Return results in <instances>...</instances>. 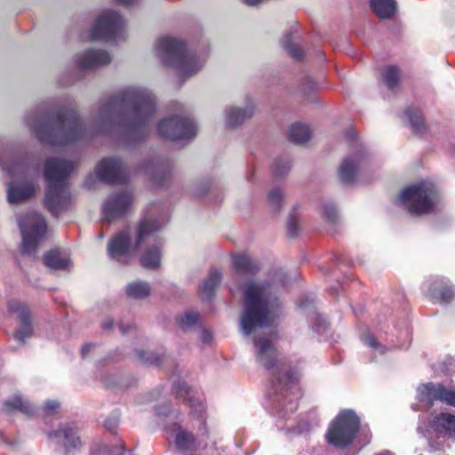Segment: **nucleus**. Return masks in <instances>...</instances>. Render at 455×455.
<instances>
[{"label":"nucleus","mask_w":455,"mask_h":455,"mask_svg":"<svg viewBox=\"0 0 455 455\" xmlns=\"http://www.w3.org/2000/svg\"><path fill=\"white\" fill-rule=\"evenodd\" d=\"M120 4L130 7L139 4L142 0H116Z\"/></svg>","instance_id":"50"},{"label":"nucleus","mask_w":455,"mask_h":455,"mask_svg":"<svg viewBox=\"0 0 455 455\" xmlns=\"http://www.w3.org/2000/svg\"><path fill=\"white\" fill-rule=\"evenodd\" d=\"M136 354L138 358L143 363L148 365H157L161 363V357L153 352L137 351Z\"/></svg>","instance_id":"40"},{"label":"nucleus","mask_w":455,"mask_h":455,"mask_svg":"<svg viewBox=\"0 0 455 455\" xmlns=\"http://www.w3.org/2000/svg\"><path fill=\"white\" fill-rule=\"evenodd\" d=\"M4 405L8 411L19 410L28 415L33 413V408L30 403L17 394L7 399L4 402Z\"/></svg>","instance_id":"34"},{"label":"nucleus","mask_w":455,"mask_h":455,"mask_svg":"<svg viewBox=\"0 0 455 455\" xmlns=\"http://www.w3.org/2000/svg\"><path fill=\"white\" fill-rule=\"evenodd\" d=\"M323 214L328 220L334 221L338 216L337 208L331 204H325Z\"/></svg>","instance_id":"43"},{"label":"nucleus","mask_w":455,"mask_h":455,"mask_svg":"<svg viewBox=\"0 0 455 455\" xmlns=\"http://www.w3.org/2000/svg\"><path fill=\"white\" fill-rule=\"evenodd\" d=\"M111 61L109 53L101 49H88L77 55L76 63L81 70H93L107 66Z\"/></svg>","instance_id":"21"},{"label":"nucleus","mask_w":455,"mask_h":455,"mask_svg":"<svg viewBox=\"0 0 455 455\" xmlns=\"http://www.w3.org/2000/svg\"><path fill=\"white\" fill-rule=\"evenodd\" d=\"M429 295L433 298L440 299L442 302H450L454 295V291L451 287H442L439 282H435L429 288Z\"/></svg>","instance_id":"36"},{"label":"nucleus","mask_w":455,"mask_h":455,"mask_svg":"<svg viewBox=\"0 0 455 455\" xmlns=\"http://www.w3.org/2000/svg\"><path fill=\"white\" fill-rule=\"evenodd\" d=\"M0 166L12 178L8 184L7 199L11 204L22 203L35 194L32 180L39 174L40 167L29 157L14 159L12 153L0 146Z\"/></svg>","instance_id":"3"},{"label":"nucleus","mask_w":455,"mask_h":455,"mask_svg":"<svg viewBox=\"0 0 455 455\" xmlns=\"http://www.w3.org/2000/svg\"><path fill=\"white\" fill-rule=\"evenodd\" d=\"M93 347L92 344H85L84 346H83L82 349H81V354H82V356L83 357H85L87 355V354L89 353L90 349Z\"/></svg>","instance_id":"53"},{"label":"nucleus","mask_w":455,"mask_h":455,"mask_svg":"<svg viewBox=\"0 0 455 455\" xmlns=\"http://www.w3.org/2000/svg\"><path fill=\"white\" fill-rule=\"evenodd\" d=\"M86 32L87 37H89L91 40L97 41V40H102L107 43H117V37L120 36L121 34L124 30H84Z\"/></svg>","instance_id":"33"},{"label":"nucleus","mask_w":455,"mask_h":455,"mask_svg":"<svg viewBox=\"0 0 455 455\" xmlns=\"http://www.w3.org/2000/svg\"><path fill=\"white\" fill-rule=\"evenodd\" d=\"M151 291L149 284L143 281H134L127 284L126 295L134 299H143L147 298Z\"/></svg>","instance_id":"31"},{"label":"nucleus","mask_w":455,"mask_h":455,"mask_svg":"<svg viewBox=\"0 0 455 455\" xmlns=\"http://www.w3.org/2000/svg\"><path fill=\"white\" fill-rule=\"evenodd\" d=\"M282 44H283V47L285 48V50L288 52V53L292 58H294L296 60L302 59V57L304 55L303 50H302L301 46L299 45V44L295 42L291 33L287 34L283 37Z\"/></svg>","instance_id":"38"},{"label":"nucleus","mask_w":455,"mask_h":455,"mask_svg":"<svg viewBox=\"0 0 455 455\" xmlns=\"http://www.w3.org/2000/svg\"><path fill=\"white\" fill-rule=\"evenodd\" d=\"M381 76L386 85L389 89H394L400 81L401 72L398 67L391 65L382 69Z\"/></svg>","instance_id":"37"},{"label":"nucleus","mask_w":455,"mask_h":455,"mask_svg":"<svg viewBox=\"0 0 455 455\" xmlns=\"http://www.w3.org/2000/svg\"><path fill=\"white\" fill-rule=\"evenodd\" d=\"M159 231L156 230L152 235L153 237L144 243L141 251H139V253H140V262L146 268L154 269L160 266L164 241L157 235Z\"/></svg>","instance_id":"19"},{"label":"nucleus","mask_w":455,"mask_h":455,"mask_svg":"<svg viewBox=\"0 0 455 455\" xmlns=\"http://www.w3.org/2000/svg\"><path fill=\"white\" fill-rule=\"evenodd\" d=\"M316 88V84L310 76H306L301 84V90L305 92H310Z\"/></svg>","instance_id":"46"},{"label":"nucleus","mask_w":455,"mask_h":455,"mask_svg":"<svg viewBox=\"0 0 455 455\" xmlns=\"http://www.w3.org/2000/svg\"><path fill=\"white\" fill-rule=\"evenodd\" d=\"M114 322L111 318H108L104 320L101 323V328L103 330H109L113 327Z\"/></svg>","instance_id":"51"},{"label":"nucleus","mask_w":455,"mask_h":455,"mask_svg":"<svg viewBox=\"0 0 455 455\" xmlns=\"http://www.w3.org/2000/svg\"><path fill=\"white\" fill-rule=\"evenodd\" d=\"M299 220L296 216L290 215L287 221V228L290 235L295 236L298 234Z\"/></svg>","instance_id":"44"},{"label":"nucleus","mask_w":455,"mask_h":455,"mask_svg":"<svg viewBox=\"0 0 455 455\" xmlns=\"http://www.w3.org/2000/svg\"><path fill=\"white\" fill-rule=\"evenodd\" d=\"M283 198V193L279 188L272 189L267 195V201L273 207L279 206Z\"/></svg>","instance_id":"42"},{"label":"nucleus","mask_w":455,"mask_h":455,"mask_svg":"<svg viewBox=\"0 0 455 455\" xmlns=\"http://www.w3.org/2000/svg\"><path fill=\"white\" fill-rule=\"evenodd\" d=\"M222 275L218 269H212L209 276L204 280L200 285V291L206 299H211L214 294L215 290L220 283Z\"/></svg>","instance_id":"29"},{"label":"nucleus","mask_w":455,"mask_h":455,"mask_svg":"<svg viewBox=\"0 0 455 455\" xmlns=\"http://www.w3.org/2000/svg\"><path fill=\"white\" fill-rule=\"evenodd\" d=\"M119 328H120L121 331H122L124 334H125V333H127V332H128V330H129V328H130V327H129V326H126V327H125L123 323H120Z\"/></svg>","instance_id":"55"},{"label":"nucleus","mask_w":455,"mask_h":455,"mask_svg":"<svg viewBox=\"0 0 455 455\" xmlns=\"http://www.w3.org/2000/svg\"><path fill=\"white\" fill-rule=\"evenodd\" d=\"M156 109V97L142 86H129L114 94L100 106L94 129L89 132L74 109H58L27 122L44 144L62 147L87 135L121 130L130 138L143 136Z\"/></svg>","instance_id":"1"},{"label":"nucleus","mask_w":455,"mask_h":455,"mask_svg":"<svg viewBox=\"0 0 455 455\" xmlns=\"http://www.w3.org/2000/svg\"><path fill=\"white\" fill-rule=\"evenodd\" d=\"M132 195L129 191L116 192L108 196L102 206V214L108 221L123 217L132 208Z\"/></svg>","instance_id":"15"},{"label":"nucleus","mask_w":455,"mask_h":455,"mask_svg":"<svg viewBox=\"0 0 455 455\" xmlns=\"http://www.w3.org/2000/svg\"><path fill=\"white\" fill-rule=\"evenodd\" d=\"M315 320V324L313 326L315 331H320L321 330H324L327 328V323L325 319L317 313H314L312 315Z\"/></svg>","instance_id":"45"},{"label":"nucleus","mask_w":455,"mask_h":455,"mask_svg":"<svg viewBox=\"0 0 455 455\" xmlns=\"http://www.w3.org/2000/svg\"><path fill=\"white\" fill-rule=\"evenodd\" d=\"M417 397L420 403H426L428 407L432 406L435 401L455 406V387H444L434 383L423 384L417 389Z\"/></svg>","instance_id":"14"},{"label":"nucleus","mask_w":455,"mask_h":455,"mask_svg":"<svg viewBox=\"0 0 455 455\" xmlns=\"http://www.w3.org/2000/svg\"><path fill=\"white\" fill-rule=\"evenodd\" d=\"M257 361L267 369L275 365V349L273 346V336L263 337L254 340Z\"/></svg>","instance_id":"23"},{"label":"nucleus","mask_w":455,"mask_h":455,"mask_svg":"<svg viewBox=\"0 0 455 455\" xmlns=\"http://www.w3.org/2000/svg\"><path fill=\"white\" fill-rule=\"evenodd\" d=\"M305 307L306 306L303 303L300 304V307Z\"/></svg>","instance_id":"57"},{"label":"nucleus","mask_w":455,"mask_h":455,"mask_svg":"<svg viewBox=\"0 0 455 455\" xmlns=\"http://www.w3.org/2000/svg\"><path fill=\"white\" fill-rule=\"evenodd\" d=\"M49 437L56 438L66 452L82 446L78 427L74 423L61 424L57 431L49 434Z\"/></svg>","instance_id":"22"},{"label":"nucleus","mask_w":455,"mask_h":455,"mask_svg":"<svg viewBox=\"0 0 455 455\" xmlns=\"http://www.w3.org/2000/svg\"><path fill=\"white\" fill-rule=\"evenodd\" d=\"M274 172H275L276 174H279V172L277 171L276 167H274Z\"/></svg>","instance_id":"56"},{"label":"nucleus","mask_w":455,"mask_h":455,"mask_svg":"<svg viewBox=\"0 0 455 455\" xmlns=\"http://www.w3.org/2000/svg\"><path fill=\"white\" fill-rule=\"evenodd\" d=\"M346 136L347 137V139L352 140L353 138L355 137V132L353 129H351V130L347 131Z\"/></svg>","instance_id":"54"},{"label":"nucleus","mask_w":455,"mask_h":455,"mask_svg":"<svg viewBox=\"0 0 455 455\" xmlns=\"http://www.w3.org/2000/svg\"><path fill=\"white\" fill-rule=\"evenodd\" d=\"M310 138V130L307 125L296 123L289 129V139L295 144H303Z\"/></svg>","instance_id":"32"},{"label":"nucleus","mask_w":455,"mask_h":455,"mask_svg":"<svg viewBox=\"0 0 455 455\" xmlns=\"http://www.w3.org/2000/svg\"><path fill=\"white\" fill-rule=\"evenodd\" d=\"M124 25V19L118 12L105 10L99 14L91 28H123Z\"/></svg>","instance_id":"26"},{"label":"nucleus","mask_w":455,"mask_h":455,"mask_svg":"<svg viewBox=\"0 0 455 455\" xmlns=\"http://www.w3.org/2000/svg\"><path fill=\"white\" fill-rule=\"evenodd\" d=\"M17 221L22 235L21 251L28 255L33 254L46 234L45 220L36 212H28L18 216Z\"/></svg>","instance_id":"11"},{"label":"nucleus","mask_w":455,"mask_h":455,"mask_svg":"<svg viewBox=\"0 0 455 455\" xmlns=\"http://www.w3.org/2000/svg\"><path fill=\"white\" fill-rule=\"evenodd\" d=\"M255 105L251 99H248L244 108L229 107L225 110L226 124L228 127H236L254 114Z\"/></svg>","instance_id":"24"},{"label":"nucleus","mask_w":455,"mask_h":455,"mask_svg":"<svg viewBox=\"0 0 455 455\" xmlns=\"http://www.w3.org/2000/svg\"><path fill=\"white\" fill-rule=\"evenodd\" d=\"M165 433L173 438L176 448L182 452L196 451L206 447V444H203L201 440H196L191 432L179 423L166 426Z\"/></svg>","instance_id":"17"},{"label":"nucleus","mask_w":455,"mask_h":455,"mask_svg":"<svg viewBox=\"0 0 455 455\" xmlns=\"http://www.w3.org/2000/svg\"><path fill=\"white\" fill-rule=\"evenodd\" d=\"M398 202L410 212L421 215L430 213L438 202V193L433 182L422 180L404 188Z\"/></svg>","instance_id":"8"},{"label":"nucleus","mask_w":455,"mask_h":455,"mask_svg":"<svg viewBox=\"0 0 455 455\" xmlns=\"http://www.w3.org/2000/svg\"><path fill=\"white\" fill-rule=\"evenodd\" d=\"M124 448L122 443L110 448L108 443L100 439L93 443L90 455H124Z\"/></svg>","instance_id":"30"},{"label":"nucleus","mask_w":455,"mask_h":455,"mask_svg":"<svg viewBox=\"0 0 455 455\" xmlns=\"http://www.w3.org/2000/svg\"><path fill=\"white\" fill-rule=\"evenodd\" d=\"M197 131L195 121L181 115H171L157 125L158 135L172 141H187L193 139Z\"/></svg>","instance_id":"12"},{"label":"nucleus","mask_w":455,"mask_h":455,"mask_svg":"<svg viewBox=\"0 0 455 455\" xmlns=\"http://www.w3.org/2000/svg\"><path fill=\"white\" fill-rule=\"evenodd\" d=\"M173 390L178 398L188 401L191 407V415L194 418H197L199 420L198 429L202 431V437L207 436L208 431L206 428L205 406L202 394L189 387L184 381H178L175 383Z\"/></svg>","instance_id":"13"},{"label":"nucleus","mask_w":455,"mask_h":455,"mask_svg":"<svg viewBox=\"0 0 455 455\" xmlns=\"http://www.w3.org/2000/svg\"><path fill=\"white\" fill-rule=\"evenodd\" d=\"M404 116L408 119L414 132L420 134L425 131L424 118L419 110L409 108L405 111Z\"/></svg>","instance_id":"35"},{"label":"nucleus","mask_w":455,"mask_h":455,"mask_svg":"<svg viewBox=\"0 0 455 455\" xmlns=\"http://www.w3.org/2000/svg\"><path fill=\"white\" fill-rule=\"evenodd\" d=\"M232 265L235 269L234 278L236 282L242 277L254 275L259 269V265L244 253L233 255Z\"/></svg>","instance_id":"25"},{"label":"nucleus","mask_w":455,"mask_h":455,"mask_svg":"<svg viewBox=\"0 0 455 455\" xmlns=\"http://www.w3.org/2000/svg\"><path fill=\"white\" fill-rule=\"evenodd\" d=\"M372 12L380 19H391L397 11L395 0H370Z\"/></svg>","instance_id":"28"},{"label":"nucleus","mask_w":455,"mask_h":455,"mask_svg":"<svg viewBox=\"0 0 455 455\" xmlns=\"http://www.w3.org/2000/svg\"><path fill=\"white\" fill-rule=\"evenodd\" d=\"M367 161V153L361 144L343 159L339 170V176L342 182L352 183L355 181L358 172Z\"/></svg>","instance_id":"16"},{"label":"nucleus","mask_w":455,"mask_h":455,"mask_svg":"<svg viewBox=\"0 0 455 455\" xmlns=\"http://www.w3.org/2000/svg\"><path fill=\"white\" fill-rule=\"evenodd\" d=\"M273 386L275 392L280 396L278 402L282 407L279 411L280 417H285L288 411H294L297 409V401L300 397V389L298 386L299 374L284 369H275L273 371Z\"/></svg>","instance_id":"9"},{"label":"nucleus","mask_w":455,"mask_h":455,"mask_svg":"<svg viewBox=\"0 0 455 455\" xmlns=\"http://www.w3.org/2000/svg\"><path fill=\"white\" fill-rule=\"evenodd\" d=\"M75 164L60 158H49L44 166L47 182L44 204L58 216L70 204L71 196L68 187V177L74 171Z\"/></svg>","instance_id":"6"},{"label":"nucleus","mask_w":455,"mask_h":455,"mask_svg":"<svg viewBox=\"0 0 455 455\" xmlns=\"http://www.w3.org/2000/svg\"><path fill=\"white\" fill-rule=\"evenodd\" d=\"M44 265L53 270H68L71 265L68 255L59 250H52L44 256Z\"/></svg>","instance_id":"27"},{"label":"nucleus","mask_w":455,"mask_h":455,"mask_svg":"<svg viewBox=\"0 0 455 455\" xmlns=\"http://www.w3.org/2000/svg\"><path fill=\"white\" fill-rule=\"evenodd\" d=\"M156 51L165 66L177 69L185 77L199 72L208 58L206 50L188 49L184 41L172 36L160 37Z\"/></svg>","instance_id":"4"},{"label":"nucleus","mask_w":455,"mask_h":455,"mask_svg":"<svg viewBox=\"0 0 455 455\" xmlns=\"http://www.w3.org/2000/svg\"><path fill=\"white\" fill-rule=\"evenodd\" d=\"M360 427V419L355 411H341L332 421L326 434L327 442L338 448H345L355 439Z\"/></svg>","instance_id":"10"},{"label":"nucleus","mask_w":455,"mask_h":455,"mask_svg":"<svg viewBox=\"0 0 455 455\" xmlns=\"http://www.w3.org/2000/svg\"><path fill=\"white\" fill-rule=\"evenodd\" d=\"M362 341L368 347L379 351V354L385 352V347L372 336L369 331H366L361 336Z\"/></svg>","instance_id":"41"},{"label":"nucleus","mask_w":455,"mask_h":455,"mask_svg":"<svg viewBox=\"0 0 455 455\" xmlns=\"http://www.w3.org/2000/svg\"><path fill=\"white\" fill-rule=\"evenodd\" d=\"M96 175L106 183H121L127 179V171L120 159L104 158L96 166Z\"/></svg>","instance_id":"18"},{"label":"nucleus","mask_w":455,"mask_h":455,"mask_svg":"<svg viewBox=\"0 0 455 455\" xmlns=\"http://www.w3.org/2000/svg\"><path fill=\"white\" fill-rule=\"evenodd\" d=\"M59 407V403L57 401H48L45 403L44 411L47 413L52 412Z\"/></svg>","instance_id":"49"},{"label":"nucleus","mask_w":455,"mask_h":455,"mask_svg":"<svg viewBox=\"0 0 455 455\" xmlns=\"http://www.w3.org/2000/svg\"><path fill=\"white\" fill-rule=\"evenodd\" d=\"M417 432L424 437L433 451L443 450L446 439H455V416L451 413H439L432 419L421 416Z\"/></svg>","instance_id":"7"},{"label":"nucleus","mask_w":455,"mask_h":455,"mask_svg":"<svg viewBox=\"0 0 455 455\" xmlns=\"http://www.w3.org/2000/svg\"><path fill=\"white\" fill-rule=\"evenodd\" d=\"M242 289L243 310L240 318V328L243 335L249 336L259 328L273 326L282 313L281 302L273 293L268 283L248 280Z\"/></svg>","instance_id":"2"},{"label":"nucleus","mask_w":455,"mask_h":455,"mask_svg":"<svg viewBox=\"0 0 455 455\" xmlns=\"http://www.w3.org/2000/svg\"><path fill=\"white\" fill-rule=\"evenodd\" d=\"M286 26L288 28H296L299 26V21L296 18L292 17L290 19Z\"/></svg>","instance_id":"52"},{"label":"nucleus","mask_w":455,"mask_h":455,"mask_svg":"<svg viewBox=\"0 0 455 455\" xmlns=\"http://www.w3.org/2000/svg\"><path fill=\"white\" fill-rule=\"evenodd\" d=\"M8 309L11 313L16 314L20 321V326L15 332L16 340L24 343L27 338L33 334L31 325L30 313L28 307L18 300H11L8 304Z\"/></svg>","instance_id":"20"},{"label":"nucleus","mask_w":455,"mask_h":455,"mask_svg":"<svg viewBox=\"0 0 455 455\" xmlns=\"http://www.w3.org/2000/svg\"><path fill=\"white\" fill-rule=\"evenodd\" d=\"M171 403L169 402H165L162 406L156 407V414L159 417H167L171 412Z\"/></svg>","instance_id":"47"},{"label":"nucleus","mask_w":455,"mask_h":455,"mask_svg":"<svg viewBox=\"0 0 455 455\" xmlns=\"http://www.w3.org/2000/svg\"><path fill=\"white\" fill-rule=\"evenodd\" d=\"M200 339L204 344H209L212 339V335L208 330H202L200 333Z\"/></svg>","instance_id":"48"},{"label":"nucleus","mask_w":455,"mask_h":455,"mask_svg":"<svg viewBox=\"0 0 455 455\" xmlns=\"http://www.w3.org/2000/svg\"><path fill=\"white\" fill-rule=\"evenodd\" d=\"M166 221L156 218L142 217L135 227L132 242L128 230H122L114 235L108 244L109 258L119 264H128L141 251L144 243L148 242L156 230H161Z\"/></svg>","instance_id":"5"},{"label":"nucleus","mask_w":455,"mask_h":455,"mask_svg":"<svg viewBox=\"0 0 455 455\" xmlns=\"http://www.w3.org/2000/svg\"><path fill=\"white\" fill-rule=\"evenodd\" d=\"M198 320V314L195 312H186L184 315L180 316L179 324L182 329L188 330L196 325Z\"/></svg>","instance_id":"39"}]
</instances>
